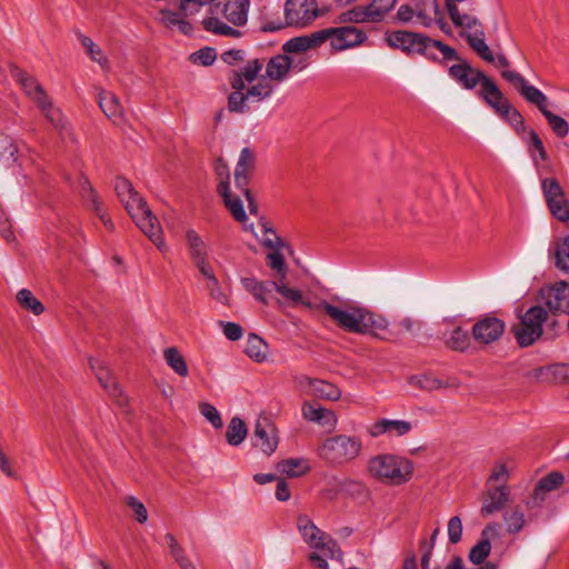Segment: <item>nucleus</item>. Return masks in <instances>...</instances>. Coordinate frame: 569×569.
<instances>
[{
  "label": "nucleus",
  "mask_w": 569,
  "mask_h": 569,
  "mask_svg": "<svg viewBox=\"0 0 569 569\" xmlns=\"http://www.w3.org/2000/svg\"><path fill=\"white\" fill-rule=\"evenodd\" d=\"M299 305L309 310L326 313L338 328L350 333L372 335L382 338L380 331L387 330L388 327L385 317L349 300H339V305H333L327 300L315 303L302 299ZM383 339L387 338L383 337Z\"/></svg>",
  "instance_id": "f257e3e1"
},
{
  "label": "nucleus",
  "mask_w": 569,
  "mask_h": 569,
  "mask_svg": "<svg viewBox=\"0 0 569 569\" xmlns=\"http://www.w3.org/2000/svg\"><path fill=\"white\" fill-rule=\"evenodd\" d=\"M362 450L359 437L336 435L326 438L318 447L317 453L321 460L332 467L343 466L357 459Z\"/></svg>",
  "instance_id": "f03ea898"
},
{
  "label": "nucleus",
  "mask_w": 569,
  "mask_h": 569,
  "mask_svg": "<svg viewBox=\"0 0 569 569\" xmlns=\"http://www.w3.org/2000/svg\"><path fill=\"white\" fill-rule=\"evenodd\" d=\"M369 473L385 483L402 485L412 476L413 466L409 459L395 455H378L368 462Z\"/></svg>",
  "instance_id": "7ed1b4c3"
},
{
  "label": "nucleus",
  "mask_w": 569,
  "mask_h": 569,
  "mask_svg": "<svg viewBox=\"0 0 569 569\" xmlns=\"http://www.w3.org/2000/svg\"><path fill=\"white\" fill-rule=\"evenodd\" d=\"M13 79L21 86L26 94L38 106L47 120L56 128L62 129L64 118L61 111L56 108L42 86L23 70L14 68L11 71Z\"/></svg>",
  "instance_id": "20e7f679"
},
{
  "label": "nucleus",
  "mask_w": 569,
  "mask_h": 569,
  "mask_svg": "<svg viewBox=\"0 0 569 569\" xmlns=\"http://www.w3.org/2000/svg\"><path fill=\"white\" fill-rule=\"evenodd\" d=\"M318 11L316 0H287L284 3V22L281 19L263 21L260 30L276 32L286 26L306 27L318 17Z\"/></svg>",
  "instance_id": "39448f33"
},
{
  "label": "nucleus",
  "mask_w": 569,
  "mask_h": 569,
  "mask_svg": "<svg viewBox=\"0 0 569 569\" xmlns=\"http://www.w3.org/2000/svg\"><path fill=\"white\" fill-rule=\"evenodd\" d=\"M548 311L541 306L530 307L519 317V322L511 326L517 345L527 348L538 341L543 333V323L548 320Z\"/></svg>",
  "instance_id": "423d86ee"
},
{
  "label": "nucleus",
  "mask_w": 569,
  "mask_h": 569,
  "mask_svg": "<svg viewBox=\"0 0 569 569\" xmlns=\"http://www.w3.org/2000/svg\"><path fill=\"white\" fill-rule=\"evenodd\" d=\"M122 204L136 222L137 227L150 239V241L161 251L167 250L163 239V232L158 218L152 213L146 200L142 198V206L134 199L127 198Z\"/></svg>",
  "instance_id": "0eeeda50"
},
{
  "label": "nucleus",
  "mask_w": 569,
  "mask_h": 569,
  "mask_svg": "<svg viewBox=\"0 0 569 569\" xmlns=\"http://www.w3.org/2000/svg\"><path fill=\"white\" fill-rule=\"evenodd\" d=\"M214 2L216 0H180L179 10L186 17H192L197 14L202 7L209 6V12L211 16L202 20V27L206 31L222 37H241V31L230 27L214 16L219 11V4Z\"/></svg>",
  "instance_id": "6e6552de"
},
{
  "label": "nucleus",
  "mask_w": 569,
  "mask_h": 569,
  "mask_svg": "<svg viewBox=\"0 0 569 569\" xmlns=\"http://www.w3.org/2000/svg\"><path fill=\"white\" fill-rule=\"evenodd\" d=\"M214 171L219 179L217 192L222 198L224 207L238 222L247 221L248 217L240 196L232 193L230 189V171L228 163L219 158L214 162Z\"/></svg>",
  "instance_id": "1a4fd4ad"
},
{
  "label": "nucleus",
  "mask_w": 569,
  "mask_h": 569,
  "mask_svg": "<svg viewBox=\"0 0 569 569\" xmlns=\"http://www.w3.org/2000/svg\"><path fill=\"white\" fill-rule=\"evenodd\" d=\"M273 93V86L261 78L256 84L244 90H233L228 97V109L230 112L244 113L249 110V102H261L269 99Z\"/></svg>",
  "instance_id": "9d476101"
},
{
  "label": "nucleus",
  "mask_w": 569,
  "mask_h": 569,
  "mask_svg": "<svg viewBox=\"0 0 569 569\" xmlns=\"http://www.w3.org/2000/svg\"><path fill=\"white\" fill-rule=\"evenodd\" d=\"M439 3L437 0H421L415 6L402 4L397 11V19L402 23H413L425 28L433 24L435 16H439Z\"/></svg>",
  "instance_id": "9b49d317"
},
{
  "label": "nucleus",
  "mask_w": 569,
  "mask_h": 569,
  "mask_svg": "<svg viewBox=\"0 0 569 569\" xmlns=\"http://www.w3.org/2000/svg\"><path fill=\"white\" fill-rule=\"evenodd\" d=\"M297 527L309 547L321 550L328 558H335L336 552L341 556L338 543L333 539L325 541V533L308 516L300 515L297 519Z\"/></svg>",
  "instance_id": "f8f14e48"
},
{
  "label": "nucleus",
  "mask_w": 569,
  "mask_h": 569,
  "mask_svg": "<svg viewBox=\"0 0 569 569\" xmlns=\"http://www.w3.org/2000/svg\"><path fill=\"white\" fill-rule=\"evenodd\" d=\"M541 187L551 214L561 222L568 221L569 201L560 183L556 179L547 178L542 180Z\"/></svg>",
  "instance_id": "ddd939ff"
},
{
  "label": "nucleus",
  "mask_w": 569,
  "mask_h": 569,
  "mask_svg": "<svg viewBox=\"0 0 569 569\" xmlns=\"http://www.w3.org/2000/svg\"><path fill=\"white\" fill-rule=\"evenodd\" d=\"M503 79L510 82L520 93V96L529 103L536 106L541 113L548 109V97L537 87L530 84L523 76L517 71L503 70L501 72Z\"/></svg>",
  "instance_id": "4468645a"
},
{
  "label": "nucleus",
  "mask_w": 569,
  "mask_h": 569,
  "mask_svg": "<svg viewBox=\"0 0 569 569\" xmlns=\"http://www.w3.org/2000/svg\"><path fill=\"white\" fill-rule=\"evenodd\" d=\"M386 42L393 49H399L408 56L419 54L426 49L428 36L419 32L398 30L386 33Z\"/></svg>",
  "instance_id": "2eb2a0df"
},
{
  "label": "nucleus",
  "mask_w": 569,
  "mask_h": 569,
  "mask_svg": "<svg viewBox=\"0 0 569 569\" xmlns=\"http://www.w3.org/2000/svg\"><path fill=\"white\" fill-rule=\"evenodd\" d=\"M506 331V323L492 315H486L478 319L471 329L475 341L480 345H491L498 341Z\"/></svg>",
  "instance_id": "dca6fc26"
},
{
  "label": "nucleus",
  "mask_w": 569,
  "mask_h": 569,
  "mask_svg": "<svg viewBox=\"0 0 569 569\" xmlns=\"http://www.w3.org/2000/svg\"><path fill=\"white\" fill-rule=\"evenodd\" d=\"M453 61H457V63L452 64L448 69V73L451 79L467 90H472L478 84L482 87L486 78H488L483 71L472 68L470 62L460 56L459 59H455Z\"/></svg>",
  "instance_id": "f3484780"
},
{
  "label": "nucleus",
  "mask_w": 569,
  "mask_h": 569,
  "mask_svg": "<svg viewBox=\"0 0 569 569\" xmlns=\"http://www.w3.org/2000/svg\"><path fill=\"white\" fill-rule=\"evenodd\" d=\"M90 368L94 372L101 387L110 395L117 406L126 408L128 405L127 397L122 393V390L118 382L114 380L109 369L100 360L90 359Z\"/></svg>",
  "instance_id": "a211bd4d"
},
{
  "label": "nucleus",
  "mask_w": 569,
  "mask_h": 569,
  "mask_svg": "<svg viewBox=\"0 0 569 569\" xmlns=\"http://www.w3.org/2000/svg\"><path fill=\"white\" fill-rule=\"evenodd\" d=\"M500 537V525L491 522L487 525L480 533L479 541L470 549L468 559L475 566H480L489 557L491 551V540Z\"/></svg>",
  "instance_id": "6ab92c4d"
},
{
  "label": "nucleus",
  "mask_w": 569,
  "mask_h": 569,
  "mask_svg": "<svg viewBox=\"0 0 569 569\" xmlns=\"http://www.w3.org/2000/svg\"><path fill=\"white\" fill-rule=\"evenodd\" d=\"M323 31H328L332 48L339 51L358 46L367 39L366 32L356 27L327 28Z\"/></svg>",
  "instance_id": "aec40b11"
},
{
  "label": "nucleus",
  "mask_w": 569,
  "mask_h": 569,
  "mask_svg": "<svg viewBox=\"0 0 569 569\" xmlns=\"http://www.w3.org/2000/svg\"><path fill=\"white\" fill-rule=\"evenodd\" d=\"M328 40V31L323 29L315 31L310 34L293 37L282 46L283 52L288 53H302L310 49L320 47Z\"/></svg>",
  "instance_id": "412c9836"
},
{
  "label": "nucleus",
  "mask_w": 569,
  "mask_h": 569,
  "mask_svg": "<svg viewBox=\"0 0 569 569\" xmlns=\"http://www.w3.org/2000/svg\"><path fill=\"white\" fill-rule=\"evenodd\" d=\"M510 501V489L507 485L491 487L487 490L482 501L480 513L488 517L492 513L501 511Z\"/></svg>",
  "instance_id": "4be33fe9"
},
{
  "label": "nucleus",
  "mask_w": 569,
  "mask_h": 569,
  "mask_svg": "<svg viewBox=\"0 0 569 569\" xmlns=\"http://www.w3.org/2000/svg\"><path fill=\"white\" fill-rule=\"evenodd\" d=\"M420 56L440 64H447L449 61L459 59V54L455 48L430 37H428L426 49H422Z\"/></svg>",
  "instance_id": "5701e85b"
},
{
  "label": "nucleus",
  "mask_w": 569,
  "mask_h": 569,
  "mask_svg": "<svg viewBox=\"0 0 569 569\" xmlns=\"http://www.w3.org/2000/svg\"><path fill=\"white\" fill-rule=\"evenodd\" d=\"M300 386L307 388V392L313 397L337 401L341 397V390L333 383L321 379L302 377Z\"/></svg>",
  "instance_id": "b1692460"
},
{
  "label": "nucleus",
  "mask_w": 569,
  "mask_h": 569,
  "mask_svg": "<svg viewBox=\"0 0 569 569\" xmlns=\"http://www.w3.org/2000/svg\"><path fill=\"white\" fill-rule=\"evenodd\" d=\"M411 429L412 425L410 421L382 418L377 420L369 427L368 433L373 438L387 433L396 437H401L409 433Z\"/></svg>",
  "instance_id": "393cba45"
},
{
  "label": "nucleus",
  "mask_w": 569,
  "mask_h": 569,
  "mask_svg": "<svg viewBox=\"0 0 569 569\" xmlns=\"http://www.w3.org/2000/svg\"><path fill=\"white\" fill-rule=\"evenodd\" d=\"M263 68V60L261 59H252L247 62V64L240 70H233L229 78V83L233 90H244L246 82L252 83L258 79L259 73Z\"/></svg>",
  "instance_id": "a878e982"
},
{
  "label": "nucleus",
  "mask_w": 569,
  "mask_h": 569,
  "mask_svg": "<svg viewBox=\"0 0 569 569\" xmlns=\"http://www.w3.org/2000/svg\"><path fill=\"white\" fill-rule=\"evenodd\" d=\"M253 446L260 448L266 455H271L278 447L276 428L267 420L257 421L253 431Z\"/></svg>",
  "instance_id": "bb28decb"
},
{
  "label": "nucleus",
  "mask_w": 569,
  "mask_h": 569,
  "mask_svg": "<svg viewBox=\"0 0 569 569\" xmlns=\"http://www.w3.org/2000/svg\"><path fill=\"white\" fill-rule=\"evenodd\" d=\"M470 32L460 33L466 39L469 47L486 62H495V56L489 46L486 43V34L482 28V23L469 29Z\"/></svg>",
  "instance_id": "cd10ccee"
},
{
  "label": "nucleus",
  "mask_w": 569,
  "mask_h": 569,
  "mask_svg": "<svg viewBox=\"0 0 569 569\" xmlns=\"http://www.w3.org/2000/svg\"><path fill=\"white\" fill-rule=\"evenodd\" d=\"M291 71L290 56L284 53L277 54L269 59L266 64V78L271 81L283 82Z\"/></svg>",
  "instance_id": "c85d7f7f"
},
{
  "label": "nucleus",
  "mask_w": 569,
  "mask_h": 569,
  "mask_svg": "<svg viewBox=\"0 0 569 569\" xmlns=\"http://www.w3.org/2000/svg\"><path fill=\"white\" fill-rule=\"evenodd\" d=\"M250 0H228L222 8L223 17L233 26L242 27L248 21Z\"/></svg>",
  "instance_id": "c756f323"
},
{
  "label": "nucleus",
  "mask_w": 569,
  "mask_h": 569,
  "mask_svg": "<svg viewBox=\"0 0 569 569\" xmlns=\"http://www.w3.org/2000/svg\"><path fill=\"white\" fill-rule=\"evenodd\" d=\"M243 288L250 292L256 300L263 305H268L267 295L276 290V281H260L254 277H247L241 279Z\"/></svg>",
  "instance_id": "7c9ffc66"
},
{
  "label": "nucleus",
  "mask_w": 569,
  "mask_h": 569,
  "mask_svg": "<svg viewBox=\"0 0 569 569\" xmlns=\"http://www.w3.org/2000/svg\"><path fill=\"white\" fill-rule=\"evenodd\" d=\"M98 103L106 117L112 122L117 123L121 120L122 109L118 97L113 92L101 90L98 93Z\"/></svg>",
  "instance_id": "2f4dec72"
},
{
  "label": "nucleus",
  "mask_w": 569,
  "mask_h": 569,
  "mask_svg": "<svg viewBox=\"0 0 569 569\" xmlns=\"http://www.w3.org/2000/svg\"><path fill=\"white\" fill-rule=\"evenodd\" d=\"M443 340L447 348L458 352L468 350L471 345L469 332L460 326L455 327L449 332H445Z\"/></svg>",
  "instance_id": "473e14b6"
},
{
  "label": "nucleus",
  "mask_w": 569,
  "mask_h": 569,
  "mask_svg": "<svg viewBox=\"0 0 569 569\" xmlns=\"http://www.w3.org/2000/svg\"><path fill=\"white\" fill-rule=\"evenodd\" d=\"M186 239L190 258L194 264L202 263V261L208 259L206 243L196 230L189 229L186 233Z\"/></svg>",
  "instance_id": "72a5a7b5"
},
{
  "label": "nucleus",
  "mask_w": 569,
  "mask_h": 569,
  "mask_svg": "<svg viewBox=\"0 0 569 569\" xmlns=\"http://www.w3.org/2000/svg\"><path fill=\"white\" fill-rule=\"evenodd\" d=\"M277 470L288 477L296 478L309 471V465L301 458H289L277 463Z\"/></svg>",
  "instance_id": "f704fd0d"
},
{
  "label": "nucleus",
  "mask_w": 569,
  "mask_h": 569,
  "mask_svg": "<svg viewBox=\"0 0 569 569\" xmlns=\"http://www.w3.org/2000/svg\"><path fill=\"white\" fill-rule=\"evenodd\" d=\"M329 486H331L330 489H328L329 492H331V498L337 496L339 492H347V493H360L363 491L365 487L360 481L349 479V478H337L332 477L329 482Z\"/></svg>",
  "instance_id": "c9c22d12"
},
{
  "label": "nucleus",
  "mask_w": 569,
  "mask_h": 569,
  "mask_svg": "<svg viewBox=\"0 0 569 569\" xmlns=\"http://www.w3.org/2000/svg\"><path fill=\"white\" fill-rule=\"evenodd\" d=\"M248 429L244 421L239 417H233L226 431V439L230 446H239L247 437Z\"/></svg>",
  "instance_id": "e433bc0d"
},
{
  "label": "nucleus",
  "mask_w": 569,
  "mask_h": 569,
  "mask_svg": "<svg viewBox=\"0 0 569 569\" xmlns=\"http://www.w3.org/2000/svg\"><path fill=\"white\" fill-rule=\"evenodd\" d=\"M78 40L80 41L82 47L86 49L87 53L89 54V57L91 58L92 61H96L97 63H99L101 66V68L104 70H107L109 68L108 58L103 54L100 47H98L92 41V39H90L89 37L84 36L82 33H79Z\"/></svg>",
  "instance_id": "4c0bfd02"
},
{
  "label": "nucleus",
  "mask_w": 569,
  "mask_h": 569,
  "mask_svg": "<svg viewBox=\"0 0 569 569\" xmlns=\"http://www.w3.org/2000/svg\"><path fill=\"white\" fill-rule=\"evenodd\" d=\"M164 539L172 558L181 569H196L192 562L184 555L183 548L178 543L176 537L172 533H166Z\"/></svg>",
  "instance_id": "58836bf2"
},
{
  "label": "nucleus",
  "mask_w": 569,
  "mask_h": 569,
  "mask_svg": "<svg viewBox=\"0 0 569 569\" xmlns=\"http://www.w3.org/2000/svg\"><path fill=\"white\" fill-rule=\"evenodd\" d=\"M268 346L262 338L251 333L248 337L246 353L258 362L267 358Z\"/></svg>",
  "instance_id": "ea45409f"
},
{
  "label": "nucleus",
  "mask_w": 569,
  "mask_h": 569,
  "mask_svg": "<svg viewBox=\"0 0 569 569\" xmlns=\"http://www.w3.org/2000/svg\"><path fill=\"white\" fill-rule=\"evenodd\" d=\"M17 301L24 310L32 312L36 316L44 311L43 303L37 299L29 289H21L17 293Z\"/></svg>",
  "instance_id": "a19ab883"
},
{
  "label": "nucleus",
  "mask_w": 569,
  "mask_h": 569,
  "mask_svg": "<svg viewBox=\"0 0 569 569\" xmlns=\"http://www.w3.org/2000/svg\"><path fill=\"white\" fill-rule=\"evenodd\" d=\"M164 359L168 366L180 377H187L188 366L182 355L174 347H169L164 350Z\"/></svg>",
  "instance_id": "79ce46f5"
},
{
  "label": "nucleus",
  "mask_w": 569,
  "mask_h": 569,
  "mask_svg": "<svg viewBox=\"0 0 569 569\" xmlns=\"http://www.w3.org/2000/svg\"><path fill=\"white\" fill-rule=\"evenodd\" d=\"M18 147L14 141L8 136L0 137V162L10 167L17 162Z\"/></svg>",
  "instance_id": "37998d69"
},
{
  "label": "nucleus",
  "mask_w": 569,
  "mask_h": 569,
  "mask_svg": "<svg viewBox=\"0 0 569 569\" xmlns=\"http://www.w3.org/2000/svg\"><path fill=\"white\" fill-rule=\"evenodd\" d=\"M397 0H372L368 6L371 22H380L386 14L395 7Z\"/></svg>",
  "instance_id": "c03bdc74"
},
{
  "label": "nucleus",
  "mask_w": 569,
  "mask_h": 569,
  "mask_svg": "<svg viewBox=\"0 0 569 569\" xmlns=\"http://www.w3.org/2000/svg\"><path fill=\"white\" fill-rule=\"evenodd\" d=\"M114 190L121 202L127 198H130L137 200L139 206H142V197L134 190L132 183L128 179L118 177L114 182Z\"/></svg>",
  "instance_id": "a18cd8bd"
},
{
  "label": "nucleus",
  "mask_w": 569,
  "mask_h": 569,
  "mask_svg": "<svg viewBox=\"0 0 569 569\" xmlns=\"http://www.w3.org/2000/svg\"><path fill=\"white\" fill-rule=\"evenodd\" d=\"M502 518L506 523V530L509 535L520 532L526 525L525 513L519 509L505 512Z\"/></svg>",
  "instance_id": "49530a36"
},
{
  "label": "nucleus",
  "mask_w": 569,
  "mask_h": 569,
  "mask_svg": "<svg viewBox=\"0 0 569 569\" xmlns=\"http://www.w3.org/2000/svg\"><path fill=\"white\" fill-rule=\"evenodd\" d=\"M256 164V157L250 148L240 151L234 172L251 176Z\"/></svg>",
  "instance_id": "de8ad7c7"
},
{
  "label": "nucleus",
  "mask_w": 569,
  "mask_h": 569,
  "mask_svg": "<svg viewBox=\"0 0 569 569\" xmlns=\"http://www.w3.org/2000/svg\"><path fill=\"white\" fill-rule=\"evenodd\" d=\"M410 383L428 391L438 390L445 387V383L441 379L430 373L413 376L410 378Z\"/></svg>",
  "instance_id": "09e8293b"
},
{
  "label": "nucleus",
  "mask_w": 569,
  "mask_h": 569,
  "mask_svg": "<svg viewBox=\"0 0 569 569\" xmlns=\"http://www.w3.org/2000/svg\"><path fill=\"white\" fill-rule=\"evenodd\" d=\"M556 267L569 272V234L559 242L555 250Z\"/></svg>",
  "instance_id": "8fccbe9b"
},
{
  "label": "nucleus",
  "mask_w": 569,
  "mask_h": 569,
  "mask_svg": "<svg viewBox=\"0 0 569 569\" xmlns=\"http://www.w3.org/2000/svg\"><path fill=\"white\" fill-rule=\"evenodd\" d=\"M551 130L559 138H565L569 132V124L566 119L560 116L552 113L550 110H546L543 113Z\"/></svg>",
  "instance_id": "3c124183"
},
{
  "label": "nucleus",
  "mask_w": 569,
  "mask_h": 569,
  "mask_svg": "<svg viewBox=\"0 0 569 569\" xmlns=\"http://www.w3.org/2000/svg\"><path fill=\"white\" fill-rule=\"evenodd\" d=\"M503 93L495 81L490 77L486 78L480 90V97L486 101V103L491 106L495 101L501 99Z\"/></svg>",
  "instance_id": "603ef678"
},
{
  "label": "nucleus",
  "mask_w": 569,
  "mask_h": 569,
  "mask_svg": "<svg viewBox=\"0 0 569 569\" xmlns=\"http://www.w3.org/2000/svg\"><path fill=\"white\" fill-rule=\"evenodd\" d=\"M342 22H371L367 6H357L340 16Z\"/></svg>",
  "instance_id": "864d4df0"
},
{
  "label": "nucleus",
  "mask_w": 569,
  "mask_h": 569,
  "mask_svg": "<svg viewBox=\"0 0 569 569\" xmlns=\"http://www.w3.org/2000/svg\"><path fill=\"white\" fill-rule=\"evenodd\" d=\"M191 61L203 67H209L214 63L217 59L216 50L211 47H204L191 54Z\"/></svg>",
  "instance_id": "5fc2aeb1"
},
{
  "label": "nucleus",
  "mask_w": 569,
  "mask_h": 569,
  "mask_svg": "<svg viewBox=\"0 0 569 569\" xmlns=\"http://www.w3.org/2000/svg\"><path fill=\"white\" fill-rule=\"evenodd\" d=\"M565 481V477L562 473L553 471L548 473L547 476L542 477L538 481L539 490H545L547 492H550L552 490H556L558 487H560Z\"/></svg>",
  "instance_id": "6e6d98bb"
},
{
  "label": "nucleus",
  "mask_w": 569,
  "mask_h": 569,
  "mask_svg": "<svg viewBox=\"0 0 569 569\" xmlns=\"http://www.w3.org/2000/svg\"><path fill=\"white\" fill-rule=\"evenodd\" d=\"M527 144L532 158L533 153L538 152L541 161H545L547 159V152L543 142L535 130H529Z\"/></svg>",
  "instance_id": "4d7b16f0"
},
{
  "label": "nucleus",
  "mask_w": 569,
  "mask_h": 569,
  "mask_svg": "<svg viewBox=\"0 0 569 569\" xmlns=\"http://www.w3.org/2000/svg\"><path fill=\"white\" fill-rule=\"evenodd\" d=\"M81 188H82L83 197H86V193H88V199L91 202V208L97 213V216L106 213L103 210L102 202L100 201L98 194L94 192V190L88 179L82 180Z\"/></svg>",
  "instance_id": "13d9d810"
},
{
  "label": "nucleus",
  "mask_w": 569,
  "mask_h": 569,
  "mask_svg": "<svg viewBox=\"0 0 569 569\" xmlns=\"http://www.w3.org/2000/svg\"><path fill=\"white\" fill-rule=\"evenodd\" d=\"M279 247L273 248L274 250L267 256L268 264L271 269L276 270L281 274V279L286 277L287 264L282 253L278 250Z\"/></svg>",
  "instance_id": "bf43d9fd"
},
{
  "label": "nucleus",
  "mask_w": 569,
  "mask_h": 569,
  "mask_svg": "<svg viewBox=\"0 0 569 569\" xmlns=\"http://www.w3.org/2000/svg\"><path fill=\"white\" fill-rule=\"evenodd\" d=\"M201 415L211 422L214 428L222 427V419L217 408L208 402H201L199 406Z\"/></svg>",
  "instance_id": "052dcab7"
},
{
  "label": "nucleus",
  "mask_w": 569,
  "mask_h": 569,
  "mask_svg": "<svg viewBox=\"0 0 569 569\" xmlns=\"http://www.w3.org/2000/svg\"><path fill=\"white\" fill-rule=\"evenodd\" d=\"M448 539L450 543H458L462 538V521L459 516L451 517L448 521Z\"/></svg>",
  "instance_id": "680f3d73"
},
{
  "label": "nucleus",
  "mask_w": 569,
  "mask_h": 569,
  "mask_svg": "<svg viewBox=\"0 0 569 569\" xmlns=\"http://www.w3.org/2000/svg\"><path fill=\"white\" fill-rule=\"evenodd\" d=\"M502 118L518 132H525L526 131V124H525V118L522 114L515 109L513 107L510 108V111L508 110L507 113L502 116Z\"/></svg>",
  "instance_id": "e2e57ef3"
},
{
  "label": "nucleus",
  "mask_w": 569,
  "mask_h": 569,
  "mask_svg": "<svg viewBox=\"0 0 569 569\" xmlns=\"http://www.w3.org/2000/svg\"><path fill=\"white\" fill-rule=\"evenodd\" d=\"M276 291L279 292L287 300H289L296 305H299V302H302V292L298 289H292V288H289L284 283L277 282Z\"/></svg>",
  "instance_id": "0e129e2a"
},
{
  "label": "nucleus",
  "mask_w": 569,
  "mask_h": 569,
  "mask_svg": "<svg viewBox=\"0 0 569 569\" xmlns=\"http://www.w3.org/2000/svg\"><path fill=\"white\" fill-rule=\"evenodd\" d=\"M260 226H261V229H262V232L264 236H267L268 233L272 234L273 238H269L267 237L264 240H263V244L268 248H277V247H280L282 246V241H281V238L278 237L274 232V230L271 228L270 223L264 220L263 218L260 220Z\"/></svg>",
  "instance_id": "69168bd1"
},
{
  "label": "nucleus",
  "mask_w": 569,
  "mask_h": 569,
  "mask_svg": "<svg viewBox=\"0 0 569 569\" xmlns=\"http://www.w3.org/2000/svg\"><path fill=\"white\" fill-rule=\"evenodd\" d=\"M323 410L325 407L318 406L309 401L305 402L301 408L303 418L311 422H318L320 415L323 412Z\"/></svg>",
  "instance_id": "338daca9"
},
{
  "label": "nucleus",
  "mask_w": 569,
  "mask_h": 569,
  "mask_svg": "<svg viewBox=\"0 0 569 569\" xmlns=\"http://www.w3.org/2000/svg\"><path fill=\"white\" fill-rule=\"evenodd\" d=\"M128 506L133 510L136 520L139 523H144L148 520V511L143 503L134 497L128 498Z\"/></svg>",
  "instance_id": "774afa93"
}]
</instances>
